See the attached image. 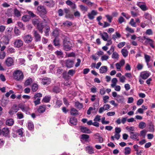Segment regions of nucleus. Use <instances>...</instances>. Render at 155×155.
<instances>
[{
    "label": "nucleus",
    "instance_id": "a19ab883",
    "mask_svg": "<svg viewBox=\"0 0 155 155\" xmlns=\"http://www.w3.org/2000/svg\"><path fill=\"white\" fill-rule=\"evenodd\" d=\"M34 35L37 41H39L40 40L41 36L36 31H34Z\"/></svg>",
    "mask_w": 155,
    "mask_h": 155
},
{
    "label": "nucleus",
    "instance_id": "6ab92c4d",
    "mask_svg": "<svg viewBox=\"0 0 155 155\" xmlns=\"http://www.w3.org/2000/svg\"><path fill=\"white\" fill-rule=\"evenodd\" d=\"M70 113L71 115L76 116L79 114L78 111L75 108L73 107L70 109Z\"/></svg>",
    "mask_w": 155,
    "mask_h": 155
},
{
    "label": "nucleus",
    "instance_id": "a211bd4d",
    "mask_svg": "<svg viewBox=\"0 0 155 155\" xmlns=\"http://www.w3.org/2000/svg\"><path fill=\"white\" fill-rule=\"evenodd\" d=\"M80 127L81 131L83 133L90 134L91 133V131L86 127L81 126Z\"/></svg>",
    "mask_w": 155,
    "mask_h": 155
},
{
    "label": "nucleus",
    "instance_id": "603ef678",
    "mask_svg": "<svg viewBox=\"0 0 155 155\" xmlns=\"http://www.w3.org/2000/svg\"><path fill=\"white\" fill-rule=\"evenodd\" d=\"M147 132V131L145 130H142L140 132V135L142 136L143 137L145 138L146 133Z\"/></svg>",
    "mask_w": 155,
    "mask_h": 155
},
{
    "label": "nucleus",
    "instance_id": "37998d69",
    "mask_svg": "<svg viewBox=\"0 0 155 155\" xmlns=\"http://www.w3.org/2000/svg\"><path fill=\"white\" fill-rule=\"evenodd\" d=\"M131 153V149L129 147H126L125 148L124 154L125 155L129 154Z\"/></svg>",
    "mask_w": 155,
    "mask_h": 155
},
{
    "label": "nucleus",
    "instance_id": "e433bc0d",
    "mask_svg": "<svg viewBox=\"0 0 155 155\" xmlns=\"http://www.w3.org/2000/svg\"><path fill=\"white\" fill-rule=\"evenodd\" d=\"M145 61L147 63V65L148 66V68H150V66L149 65V62L150 61V57L147 54H145Z\"/></svg>",
    "mask_w": 155,
    "mask_h": 155
},
{
    "label": "nucleus",
    "instance_id": "e2e57ef3",
    "mask_svg": "<svg viewBox=\"0 0 155 155\" xmlns=\"http://www.w3.org/2000/svg\"><path fill=\"white\" fill-rule=\"evenodd\" d=\"M62 104V102L61 100H57L56 102V105H57L59 107Z\"/></svg>",
    "mask_w": 155,
    "mask_h": 155
},
{
    "label": "nucleus",
    "instance_id": "338daca9",
    "mask_svg": "<svg viewBox=\"0 0 155 155\" xmlns=\"http://www.w3.org/2000/svg\"><path fill=\"white\" fill-rule=\"evenodd\" d=\"M37 26L40 31L41 32V33H42V30L43 28V26L41 24H40L39 25H38Z\"/></svg>",
    "mask_w": 155,
    "mask_h": 155
},
{
    "label": "nucleus",
    "instance_id": "bf43d9fd",
    "mask_svg": "<svg viewBox=\"0 0 155 155\" xmlns=\"http://www.w3.org/2000/svg\"><path fill=\"white\" fill-rule=\"evenodd\" d=\"M79 7L80 9L83 11L86 12L87 11L88 9V8L87 7L82 5H80Z\"/></svg>",
    "mask_w": 155,
    "mask_h": 155
},
{
    "label": "nucleus",
    "instance_id": "f03ea898",
    "mask_svg": "<svg viewBox=\"0 0 155 155\" xmlns=\"http://www.w3.org/2000/svg\"><path fill=\"white\" fill-rule=\"evenodd\" d=\"M38 11L39 12L40 16L43 18H46V15H44L47 13V11L45 8L43 6H39L37 8ZM45 20V19H44Z\"/></svg>",
    "mask_w": 155,
    "mask_h": 155
},
{
    "label": "nucleus",
    "instance_id": "69168bd1",
    "mask_svg": "<svg viewBox=\"0 0 155 155\" xmlns=\"http://www.w3.org/2000/svg\"><path fill=\"white\" fill-rule=\"evenodd\" d=\"M83 2L86 3L88 5L91 6L93 5V3L89 1V0H83Z\"/></svg>",
    "mask_w": 155,
    "mask_h": 155
},
{
    "label": "nucleus",
    "instance_id": "7ed1b4c3",
    "mask_svg": "<svg viewBox=\"0 0 155 155\" xmlns=\"http://www.w3.org/2000/svg\"><path fill=\"white\" fill-rule=\"evenodd\" d=\"M42 96V94L40 93H35L33 97L34 100V103L35 105H37L41 104V99L40 97Z\"/></svg>",
    "mask_w": 155,
    "mask_h": 155
},
{
    "label": "nucleus",
    "instance_id": "49530a36",
    "mask_svg": "<svg viewBox=\"0 0 155 155\" xmlns=\"http://www.w3.org/2000/svg\"><path fill=\"white\" fill-rule=\"evenodd\" d=\"M146 126L145 123L143 122L142 121L139 123L138 125L140 129H143Z\"/></svg>",
    "mask_w": 155,
    "mask_h": 155
},
{
    "label": "nucleus",
    "instance_id": "ddd939ff",
    "mask_svg": "<svg viewBox=\"0 0 155 155\" xmlns=\"http://www.w3.org/2000/svg\"><path fill=\"white\" fill-rule=\"evenodd\" d=\"M23 40L25 42L28 43L31 41L32 38L31 35H26L23 37Z\"/></svg>",
    "mask_w": 155,
    "mask_h": 155
},
{
    "label": "nucleus",
    "instance_id": "423d86ee",
    "mask_svg": "<svg viewBox=\"0 0 155 155\" xmlns=\"http://www.w3.org/2000/svg\"><path fill=\"white\" fill-rule=\"evenodd\" d=\"M18 105L15 104H13L11 109L8 112V113L11 115H13L15 113H17L19 110Z\"/></svg>",
    "mask_w": 155,
    "mask_h": 155
},
{
    "label": "nucleus",
    "instance_id": "393cba45",
    "mask_svg": "<svg viewBox=\"0 0 155 155\" xmlns=\"http://www.w3.org/2000/svg\"><path fill=\"white\" fill-rule=\"evenodd\" d=\"M100 35L103 39L104 41H107L108 38V35L107 33L106 32L101 33Z\"/></svg>",
    "mask_w": 155,
    "mask_h": 155
},
{
    "label": "nucleus",
    "instance_id": "39448f33",
    "mask_svg": "<svg viewBox=\"0 0 155 155\" xmlns=\"http://www.w3.org/2000/svg\"><path fill=\"white\" fill-rule=\"evenodd\" d=\"M138 38H139V40L140 41L143 42L144 40H145V43L146 44H149L152 48H154V42L152 40L149 38H146L145 36H144L143 38H140V37H139Z\"/></svg>",
    "mask_w": 155,
    "mask_h": 155
},
{
    "label": "nucleus",
    "instance_id": "09e8293b",
    "mask_svg": "<svg viewBox=\"0 0 155 155\" xmlns=\"http://www.w3.org/2000/svg\"><path fill=\"white\" fill-rule=\"evenodd\" d=\"M40 21L39 19L34 18L32 20V23L35 25H36L37 26L39 24Z\"/></svg>",
    "mask_w": 155,
    "mask_h": 155
},
{
    "label": "nucleus",
    "instance_id": "864d4df0",
    "mask_svg": "<svg viewBox=\"0 0 155 155\" xmlns=\"http://www.w3.org/2000/svg\"><path fill=\"white\" fill-rule=\"evenodd\" d=\"M112 58L115 59H117L119 58V55L117 53L113 52L112 56Z\"/></svg>",
    "mask_w": 155,
    "mask_h": 155
},
{
    "label": "nucleus",
    "instance_id": "b1692460",
    "mask_svg": "<svg viewBox=\"0 0 155 155\" xmlns=\"http://www.w3.org/2000/svg\"><path fill=\"white\" fill-rule=\"evenodd\" d=\"M77 120L75 117H71L70 118L69 122L71 126L75 125L77 124Z\"/></svg>",
    "mask_w": 155,
    "mask_h": 155
},
{
    "label": "nucleus",
    "instance_id": "c85d7f7f",
    "mask_svg": "<svg viewBox=\"0 0 155 155\" xmlns=\"http://www.w3.org/2000/svg\"><path fill=\"white\" fill-rule=\"evenodd\" d=\"M51 99V97L49 96H45L42 100V102L44 103H48Z\"/></svg>",
    "mask_w": 155,
    "mask_h": 155
},
{
    "label": "nucleus",
    "instance_id": "3c124183",
    "mask_svg": "<svg viewBox=\"0 0 155 155\" xmlns=\"http://www.w3.org/2000/svg\"><path fill=\"white\" fill-rule=\"evenodd\" d=\"M75 73V71L74 70L71 69L68 71V75L72 76L74 75Z\"/></svg>",
    "mask_w": 155,
    "mask_h": 155
},
{
    "label": "nucleus",
    "instance_id": "f8f14e48",
    "mask_svg": "<svg viewBox=\"0 0 155 155\" xmlns=\"http://www.w3.org/2000/svg\"><path fill=\"white\" fill-rule=\"evenodd\" d=\"M6 65L8 67H10L14 64V60L11 57L8 58L5 61Z\"/></svg>",
    "mask_w": 155,
    "mask_h": 155
},
{
    "label": "nucleus",
    "instance_id": "412c9836",
    "mask_svg": "<svg viewBox=\"0 0 155 155\" xmlns=\"http://www.w3.org/2000/svg\"><path fill=\"white\" fill-rule=\"evenodd\" d=\"M15 132L18 134L20 136V137H23L24 135V130L22 128H21L16 130L15 131Z\"/></svg>",
    "mask_w": 155,
    "mask_h": 155
},
{
    "label": "nucleus",
    "instance_id": "de8ad7c7",
    "mask_svg": "<svg viewBox=\"0 0 155 155\" xmlns=\"http://www.w3.org/2000/svg\"><path fill=\"white\" fill-rule=\"evenodd\" d=\"M117 81V78H114L112 79L111 81L112 84H111V86L112 87H115Z\"/></svg>",
    "mask_w": 155,
    "mask_h": 155
},
{
    "label": "nucleus",
    "instance_id": "2f4dec72",
    "mask_svg": "<svg viewBox=\"0 0 155 155\" xmlns=\"http://www.w3.org/2000/svg\"><path fill=\"white\" fill-rule=\"evenodd\" d=\"M124 99L122 96L118 95L117 97V100L119 103H123L124 101Z\"/></svg>",
    "mask_w": 155,
    "mask_h": 155
},
{
    "label": "nucleus",
    "instance_id": "9d476101",
    "mask_svg": "<svg viewBox=\"0 0 155 155\" xmlns=\"http://www.w3.org/2000/svg\"><path fill=\"white\" fill-rule=\"evenodd\" d=\"M46 109V105L43 104L38 107L37 109V111L39 114H41L44 113Z\"/></svg>",
    "mask_w": 155,
    "mask_h": 155
},
{
    "label": "nucleus",
    "instance_id": "13d9d810",
    "mask_svg": "<svg viewBox=\"0 0 155 155\" xmlns=\"http://www.w3.org/2000/svg\"><path fill=\"white\" fill-rule=\"evenodd\" d=\"M45 3L46 5L48 6L51 7L53 6V2L52 1H50V2H45Z\"/></svg>",
    "mask_w": 155,
    "mask_h": 155
},
{
    "label": "nucleus",
    "instance_id": "cd10ccee",
    "mask_svg": "<svg viewBox=\"0 0 155 155\" xmlns=\"http://www.w3.org/2000/svg\"><path fill=\"white\" fill-rule=\"evenodd\" d=\"M33 82V80L30 78H28L25 81L24 84L25 86L29 85Z\"/></svg>",
    "mask_w": 155,
    "mask_h": 155
},
{
    "label": "nucleus",
    "instance_id": "4468645a",
    "mask_svg": "<svg viewBox=\"0 0 155 155\" xmlns=\"http://www.w3.org/2000/svg\"><path fill=\"white\" fill-rule=\"evenodd\" d=\"M85 150L86 152L90 154L94 153V149L91 146H87L85 147Z\"/></svg>",
    "mask_w": 155,
    "mask_h": 155
},
{
    "label": "nucleus",
    "instance_id": "72a5a7b5",
    "mask_svg": "<svg viewBox=\"0 0 155 155\" xmlns=\"http://www.w3.org/2000/svg\"><path fill=\"white\" fill-rule=\"evenodd\" d=\"M99 70L101 73H105L107 71V68L106 66H103L101 67Z\"/></svg>",
    "mask_w": 155,
    "mask_h": 155
},
{
    "label": "nucleus",
    "instance_id": "6e6d98bb",
    "mask_svg": "<svg viewBox=\"0 0 155 155\" xmlns=\"http://www.w3.org/2000/svg\"><path fill=\"white\" fill-rule=\"evenodd\" d=\"M59 30L56 29H55L53 32V35L55 37L57 36L59 34Z\"/></svg>",
    "mask_w": 155,
    "mask_h": 155
},
{
    "label": "nucleus",
    "instance_id": "9b49d317",
    "mask_svg": "<svg viewBox=\"0 0 155 155\" xmlns=\"http://www.w3.org/2000/svg\"><path fill=\"white\" fill-rule=\"evenodd\" d=\"M2 130V134L3 136L7 137L9 136L10 133V130L8 127H4Z\"/></svg>",
    "mask_w": 155,
    "mask_h": 155
},
{
    "label": "nucleus",
    "instance_id": "0e129e2a",
    "mask_svg": "<svg viewBox=\"0 0 155 155\" xmlns=\"http://www.w3.org/2000/svg\"><path fill=\"white\" fill-rule=\"evenodd\" d=\"M144 100L142 99H140L137 101V105H141L143 102Z\"/></svg>",
    "mask_w": 155,
    "mask_h": 155
},
{
    "label": "nucleus",
    "instance_id": "052dcab7",
    "mask_svg": "<svg viewBox=\"0 0 155 155\" xmlns=\"http://www.w3.org/2000/svg\"><path fill=\"white\" fill-rule=\"evenodd\" d=\"M112 41L110 40L108 41L107 43L106 44L105 46L103 47L102 48H108V46L112 44Z\"/></svg>",
    "mask_w": 155,
    "mask_h": 155
},
{
    "label": "nucleus",
    "instance_id": "5701e85b",
    "mask_svg": "<svg viewBox=\"0 0 155 155\" xmlns=\"http://www.w3.org/2000/svg\"><path fill=\"white\" fill-rule=\"evenodd\" d=\"M97 14V12L94 10H93L91 13H89L88 14V18L91 20L94 18V16Z\"/></svg>",
    "mask_w": 155,
    "mask_h": 155
},
{
    "label": "nucleus",
    "instance_id": "a18cd8bd",
    "mask_svg": "<svg viewBox=\"0 0 155 155\" xmlns=\"http://www.w3.org/2000/svg\"><path fill=\"white\" fill-rule=\"evenodd\" d=\"M138 5L143 10L145 11L147 10L146 6L144 4L140 3L138 4Z\"/></svg>",
    "mask_w": 155,
    "mask_h": 155
},
{
    "label": "nucleus",
    "instance_id": "c03bdc74",
    "mask_svg": "<svg viewBox=\"0 0 155 155\" xmlns=\"http://www.w3.org/2000/svg\"><path fill=\"white\" fill-rule=\"evenodd\" d=\"M121 52L124 57H126L127 56L128 52L126 49H122Z\"/></svg>",
    "mask_w": 155,
    "mask_h": 155
},
{
    "label": "nucleus",
    "instance_id": "6e6552de",
    "mask_svg": "<svg viewBox=\"0 0 155 155\" xmlns=\"http://www.w3.org/2000/svg\"><path fill=\"white\" fill-rule=\"evenodd\" d=\"M151 75V73L148 71H145L142 72L140 73V77L144 80L147 79Z\"/></svg>",
    "mask_w": 155,
    "mask_h": 155
},
{
    "label": "nucleus",
    "instance_id": "8fccbe9b",
    "mask_svg": "<svg viewBox=\"0 0 155 155\" xmlns=\"http://www.w3.org/2000/svg\"><path fill=\"white\" fill-rule=\"evenodd\" d=\"M16 115L17 116V117L19 119H21L24 117V115L21 112H18L16 114Z\"/></svg>",
    "mask_w": 155,
    "mask_h": 155
},
{
    "label": "nucleus",
    "instance_id": "f257e3e1",
    "mask_svg": "<svg viewBox=\"0 0 155 155\" xmlns=\"http://www.w3.org/2000/svg\"><path fill=\"white\" fill-rule=\"evenodd\" d=\"M14 79L17 81H22L24 77L23 72L20 70H16L13 73Z\"/></svg>",
    "mask_w": 155,
    "mask_h": 155
},
{
    "label": "nucleus",
    "instance_id": "a878e982",
    "mask_svg": "<svg viewBox=\"0 0 155 155\" xmlns=\"http://www.w3.org/2000/svg\"><path fill=\"white\" fill-rule=\"evenodd\" d=\"M74 106L80 110L83 107L82 103H80L78 101L75 102Z\"/></svg>",
    "mask_w": 155,
    "mask_h": 155
},
{
    "label": "nucleus",
    "instance_id": "774afa93",
    "mask_svg": "<svg viewBox=\"0 0 155 155\" xmlns=\"http://www.w3.org/2000/svg\"><path fill=\"white\" fill-rule=\"evenodd\" d=\"M6 28V26L3 25H0V32H4Z\"/></svg>",
    "mask_w": 155,
    "mask_h": 155
},
{
    "label": "nucleus",
    "instance_id": "79ce46f5",
    "mask_svg": "<svg viewBox=\"0 0 155 155\" xmlns=\"http://www.w3.org/2000/svg\"><path fill=\"white\" fill-rule=\"evenodd\" d=\"M144 17L146 19H147L149 21V23L152 19L151 15L148 13H146L145 14Z\"/></svg>",
    "mask_w": 155,
    "mask_h": 155
},
{
    "label": "nucleus",
    "instance_id": "c9c22d12",
    "mask_svg": "<svg viewBox=\"0 0 155 155\" xmlns=\"http://www.w3.org/2000/svg\"><path fill=\"white\" fill-rule=\"evenodd\" d=\"M5 49H1L0 51V59H3L5 58L6 54L5 52L4 51Z\"/></svg>",
    "mask_w": 155,
    "mask_h": 155
},
{
    "label": "nucleus",
    "instance_id": "4c0bfd02",
    "mask_svg": "<svg viewBox=\"0 0 155 155\" xmlns=\"http://www.w3.org/2000/svg\"><path fill=\"white\" fill-rule=\"evenodd\" d=\"M120 134L115 133L114 136H111V140L112 141L114 140V138L116 139L117 140H118L120 137Z\"/></svg>",
    "mask_w": 155,
    "mask_h": 155
},
{
    "label": "nucleus",
    "instance_id": "4d7b16f0",
    "mask_svg": "<svg viewBox=\"0 0 155 155\" xmlns=\"http://www.w3.org/2000/svg\"><path fill=\"white\" fill-rule=\"evenodd\" d=\"M130 24L133 27H135L136 26V22H134V19L133 18L131 19Z\"/></svg>",
    "mask_w": 155,
    "mask_h": 155
},
{
    "label": "nucleus",
    "instance_id": "2eb2a0df",
    "mask_svg": "<svg viewBox=\"0 0 155 155\" xmlns=\"http://www.w3.org/2000/svg\"><path fill=\"white\" fill-rule=\"evenodd\" d=\"M125 62L124 59H122L119 63L116 64L115 66L117 70H120L121 68L125 64Z\"/></svg>",
    "mask_w": 155,
    "mask_h": 155
},
{
    "label": "nucleus",
    "instance_id": "f3484780",
    "mask_svg": "<svg viewBox=\"0 0 155 155\" xmlns=\"http://www.w3.org/2000/svg\"><path fill=\"white\" fill-rule=\"evenodd\" d=\"M51 82L50 78L47 77H45L43 78L41 81V83L43 85H48Z\"/></svg>",
    "mask_w": 155,
    "mask_h": 155
},
{
    "label": "nucleus",
    "instance_id": "1a4fd4ad",
    "mask_svg": "<svg viewBox=\"0 0 155 155\" xmlns=\"http://www.w3.org/2000/svg\"><path fill=\"white\" fill-rule=\"evenodd\" d=\"M74 64V60L70 59H68L65 61V64L66 66L70 68L73 67Z\"/></svg>",
    "mask_w": 155,
    "mask_h": 155
},
{
    "label": "nucleus",
    "instance_id": "ea45409f",
    "mask_svg": "<svg viewBox=\"0 0 155 155\" xmlns=\"http://www.w3.org/2000/svg\"><path fill=\"white\" fill-rule=\"evenodd\" d=\"M13 28L12 27H9L7 28L5 34L7 36H8L11 34V32L12 31Z\"/></svg>",
    "mask_w": 155,
    "mask_h": 155
},
{
    "label": "nucleus",
    "instance_id": "7c9ffc66",
    "mask_svg": "<svg viewBox=\"0 0 155 155\" xmlns=\"http://www.w3.org/2000/svg\"><path fill=\"white\" fill-rule=\"evenodd\" d=\"M28 127L29 130L31 131L33 130L34 128L33 123L31 121L28 122Z\"/></svg>",
    "mask_w": 155,
    "mask_h": 155
},
{
    "label": "nucleus",
    "instance_id": "680f3d73",
    "mask_svg": "<svg viewBox=\"0 0 155 155\" xmlns=\"http://www.w3.org/2000/svg\"><path fill=\"white\" fill-rule=\"evenodd\" d=\"M53 91L57 93L60 92V90L59 87H55L53 89Z\"/></svg>",
    "mask_w": 155,
    "mask_h": 155
},
{
    "label": "nucleus",
    "instance_id": "dca6fc26",
    "mask_svg": "<svg viewBox=\"0 0 155 155\" xmlns=\"http://www.w3.org/2000/svg\"><path fill=\"white\" fill-rule=\"evenodd\" d=\"M23 41L20 39L16 40L14 42L15 47L17 48L21 47L23 45Z\"/></svg>",
    "mask_w": 155,
    "mask_h": 155
},
{
    "label": "nucleus",
    "instance_id": "0eeeda50",
    "mask_svg": "<svg viewBox=\"0 0 155 155\" xmlns=\"http://www.w3.org/2000/svg\"><path fill=\"white\" fill-rule=\"evenodd\" d=\"M130 138L135 140L138 141L139 140L138 136H140V134L137 132H130Z\"/></svg>",
    "mask_w": 155,
    "mask_h": 155
},
{
    "label": "nucleus",
    "instance_id": "58836bf2",
    "mask_svg": "<svg viewBox=\"0 0 155 155\" xmlns=\"http://www.w3.org/2000/svg\"><path fill=\"white\" fill-rule=\"evenodd\" d=\"M115 34L112 36V39L114 41H115L117 38H120L121 36L120 34L118 32H116Z\"/></svg>",
    "mask_w": 155,
    "mask_h": 155
},
{
    "label": "nucleus",
    "instance_id": "f704fd0d",
    "mask_svg": "<svg viewBox=\"0 0 155 155\" xmlns=\"http://www.w3.org/2000/svg\"><path fill=\"white\" fill-rule=\"evenodd\" d=\"M31 19L30 16L28 15H25L22 17V19L24 22H27L29 21Z\"/></svg>",
    "mask_w": 155,
    "mask_h": 155
},
{
    "label": "nucleus",
    "instance_id": "c756f323",
    "mask_svg": "<svg viewBox=\"0 0 155 155\" xmlns=\"http://www.w3.org/2000/svg\"><path fill=\"white\" fill-rule=\"evenodd\" d=\"M89 138V135L86 134H82L81 135L80 139L85 141H88Z\"/></svg>",
    "mask_w": 155,
    "mask_h": 155
},
{
    "label": "nucleus",
    "instance_id": "aec40b11",
    "mask_svg": "<svg viewBox=\"0 0 155 155\" xmlns=\"http://www.w3.org/2000/svg\"><path fill=\"white\" fill-rule=\"evenodd\" d=\"M73 45L69 41H64V46L65 48H70L73 47Z\"/></svg>",
    "mask_w": 155,
    "mask_h": 155
},
{
    "label": "nucleus",
    "instance_id": "4be33fe9",
    "mask_svg": "<svg viewBox=\"0 0 155 155\" xmlns=\"http://www.w3.org/2000/svg\"><path fill=\"white\" fill-rule=\"evenodd\" d=\"M38 89V85L36 83H34L31 85V91L33 92H35L37 91Z\"/></svg>",
    "mask_w": 155,
    "mask_h": 155
},
{
    "label": "nucleus",
    "instance_id": "473e14b6",
    "mask_svg": "<svg viewBox=\"0 0 155 155\" xmlns=\"http://www.w3.org/2000/svg\"><path fill=\"white\" fill-rule=\"evenodd\" d=\"M54 45L56 47V48H59L60 43L59 39L57 38H56L54 40Z\"/></svg>",
    "mask_w": 155,
    "mask_h": 155
},
{
    "label": "nucleus",
    "instance_id": "5fc2aeb1",
    "mask_svg": "<svg viewBox=\"0 0 155 155\" xmlns=\"http://www.w3.org/2000/svg\"><path fill=\"white\" fill-rule=\"evenodd\" d=\"M14 14L16 16L18 17L20 16L21 15L20 12L16 9L14 10Z\"/></svg>",
    "mask_w": 155,
    "mask_h": 155
},
{
    "label": "nucleus",
    "instance_id": "bb28decb",
    "mask_svg": "<svg viewBox=\"0 0 155 155\" xmlns=\"http://www.w3.org/2000/svg\"><path fill=\"white\" fill-rule=\"evenodd\" d=\"M14 120L13 119L10 118L6 121V124L9 126H11L14 124Z\"/></svg>",
    "mask_w": 155,
    "mask_h": 155
},
{
    "label": "nucleus",
    "instance_id": "20e7f679",
    "mask_svg": "<svg viewBox=\"0 0 155 155\" xmlns=\"http://www.w3.org/2000/svg\"><path fill=\"white\" fill-rule=\"evenodd\" d=\"M18 107L23 112L27 114L30 113V108L28 106L25 105V104L20 103L18 104Z\"/></svg>",
    "mask_w": 155,
    "mask_h": 155
}]
</instances>
